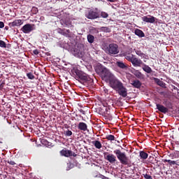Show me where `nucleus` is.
<instances>
[{"instance_id": "nucleus-34", "label": "nucleus", "mask_w": 179, "mask_h": 179, "mask_svg": "<svg viewBox=\"0 0 179 179\" xmlns=\"http://www.w3.org/2000/svg\"><path fill=\"white\" fill-rule=\"evenodd\" d=\"M73 134V132L71 130L67 129L64 131V135L67 137L71 136Z\"/></svg>"}, {"instance_id": "nucleus-15", "label": "nucleus", "mask_w": 179, "mask_h": 179, "mask_svg": "<svg viewBox=\"0 0 179 179\" xmlns=\"http://www.w3.org/2000/svg\"><path fill=\"white\" fill-rule=\"evenodd\" d=\"M115 65L117 66V67H119L122 70H127L128 68L127 65L124 64L122 61H117Z\"/></svg>"}, {"instance_id": "nucleus-27", "label": "nucleus", "mask_w": 179, "mask_h": 179, "mask_svg": "<svg viewBox=\"0 0 179 179\" xmlns=\"http://www.w3.org/2000/svg\"><path fill=\"white\" fill-rule=\"evenodd\" d=\"M155 80L157 85H159L160 87H164V83L159 78H154Z\"/></svg>"}, {"instance_id": "nucleus-20", "label": "nucleus", "mask_w": 179, "mask_h": 179, "mask_svg": "<svg viewBox=\"0 0 179 179\" xmlns=\"http://www.w3.org/2000/svg\"><path fill=\"white\" fill-rule=\"evenodd\" d=\"M139 157H141V159L146 160L148 158V154L142 150L139 152Z\"/></svg>"}, {"instance_id": "nucleus-6", "label": "nucleus", "mask_w": 179, "mask_h": 179, "mask_svg": "<svg viewBox=\"0 0 179 179\" xmlns=\"http://www.w3.org/2000/svg\"><path fill=\"white\" fill-rule=\"evenodd\" d=\"M119 46L116 43H110L107 48V51L109 55H115L119 53Z\"/></svg>"}, {"instance_id": "nucleus-38", "label": "nucleus", "mask_w": 179, "mask_h": 179, "mask_svg": "<svg viewBox=\"0 0 179 179\" xmlns=\"http://www.w3.org/2000/svg\"><path fill=\"white\" fill-rule=\"evenodd\" d=\"M73 167V164H72L71 163L67 164L66 171H69V170L72 169Z\"/></svg>"}, {"instance_id": "nucleus-10", "label": "nucleus", "mask_w": 179, "mask_h": 179, "mask_svg": "<svg viewBox=\"0 0 179 179\" xmlns=\"http://www.w3.org/2000/svg\"><path fill=\"white\" fill-rule=\"evenodd\" d=\"M131 64L134 66V67H141V65H144L145 64L141 59H138L137 57H134V59L131 62Z\"/></svg>"}, {"instance_id": "nucleus-39", "label": "nucleus", "mask_w": 179, "mask_h": 179, "mask_svg": "<svg viewBox=\"0 0 179 179\" xmlns=\"http://www.w3.org/2000/svg\"><path fill=\"white\" fill-rule=\"evenodd\" d=\"M143 178H145V179H152V176L148 175V173L146 174H143Z\"/></svg>"}, {"instance_id": "nucleus-40", "label": "nucleus", "mask_w": 179, "mask_h": 179, "mask_svg": "<svg viewBox=\"0 0 179 179\" xmlns=\"http://www.w3.org/2000/svg\"><path fill=\"white\" fill-rule=\"evenodd\" d=\"M131 52H132V48H129L128 50H126L124 55H129V54L131 53Z\"/></svg>"}, {"instance_id": "nucleus-47", "label": "nucleus", "mask_w": 179, "mask_h": 179, "mask_svg": "<svg viewBox=\"0 0 179 179\" xmlns=\"http://www.w3.org/2000/svg\"><path fill=\"white\" fill-rule=\"evenodd\" d=\"M108 2L115 3L116 0H107Z\"/></svg>"}, {"instance_id": "nucleus-25", "label": "nucleus", "mask_w": 179, "mask_h": 179, "mask_svg": "<svg viewBox=\"0 0 179 179\" xmlns=\"http://www.w3.org/2000/svg\"><path fill=\"white\" fill-rule=\"evenodd\" d=\"M163 162L164 163H169V166H171L176 165V161H171L170 159H164Z\"/></svg>"}, {"instance_id": "nucleus-16", "label": "nucleus", "mask_w": 179, "mask_h": 179, "mask_svg": "<svg viewBox=\"0 0 179 179\" xmlns=\"http://www.w3.org/2000/svg\"><path fill=\"white\" fill-rule=\"evenodd\" d=\"M78 128L80 131H85L88 129V126L85 122H80L78 123Z\"/></svg>"}, {"instance_id": "nucleus-50", "label": "nucleus", "mask_w": 179, "mask_h": 179, "mask_svg": "<svg viewBox=\"0 0 179 179\" xmlns=\"http://www.w3.org/2000/svg\"><path fill=\"white\" fill-rule=\"evenodd\" d=\"M155 161H156V163H158V160L155 159Z\"/></svg>"}, {"instance_id": "nucleus-49", "label": "nucleus", "mask_w": 179, "mask_h": 179, "mask_svg": "<svg viewBox=\"0 0 179 179\" xmlns=\"http://www.w3.org/2000/svg\"><path fill=\"white\" fill-rule=\"evenodd\" d=\"M8 27H6V29L8 30Z\"/></svg>"}, {"instance_id": "nucleus-24", "label": "nucleus", "mask_w": 179, "mask_h": 179, "mask_svg": "<svg viewBox=\"0 0 179 179\" xmlns=\"http://www.w3.org/2000/svg\"><path fill=\"white\" fill-rule=\"evenodd\" d=\"M87 38L88 43H90V44H92L94 41V36L93 35L88 34Z\"/></svg>"}, {"instance_id": "nucleus-23", "label": "nucleus", "mask_w": 179, "mask_h": 179, "mask_svg": "<svg viewBox=\"0 0 179 179\" xmlns=\"http://www.w3.org/2000/svg\"><path fill=\"white\" fill-rule=\"evenodd\" d=\"M169 157H171V159H178L179 157V151L173 152L169 155Z\"/></svg>"}, {"instance_id": "nucleus-21", "label": "nucleus", "mask_w": 179, "mask_h": 179, "mask_svg": "<svg viewBox=\"0 0 179 179\" xmlns=\"http://www.w3.org/2000/svg\"><path fill=\"white\" fill-rule=\"evenodd\" d=\"M92 145H94L96 149H101L102 148V144L99 141H92Z\"/></svg>"}, {"instance_id": "nucleus-3", "label": "nucleus", "mask_w": 179, "mask_h": 179, "mask_svg": "<svg viewBox=\"0 0 179 179\" xmlns=\"http://www.w3.org/2000/svg\"><path fill=\"white\" fill-rule=\"evenodd\" d=\"M76 80H78L80 83L83 84L86 87H89L92 85L94 80L92 78L86 74L84 71H81L79 69L75 71Z\"/></svg>"}, {"instance_id": "nucleus-12", "label": "nucleus", "mask_w": 179, "mask_h": 179, "mask_svg": "<svg viewBox=\"0 0 179 179\" xmlns=\"http://www.w3.org/2000/svg\"><path fill=\"white\" fill-rule=\"evenodd\" d=\"M22 24V20H15L13 22H9L8 25L9 27H19Z\"/></svg>"}, {"instance_id": "nucleus-18", "label": "nucleus", "mask_w": 179, "mask_h": 179, "mask_svg": "<svg viewBox=\"0 0 179 179\" xmlns=\"http://www.w3.org/2000/svg\"><path fill=\"white\" fill-rule=\"evenodd\" d=\"M142 69H143V71H145L148 74L152 73V68L150 67L148 65L145 64H143Z\"/></svg>"}, {"instance_id": "nucleus-19", "label": "nucleus", "mask_w": 179, "mask_h": 179, "mask_svg": "<svg viewBox=\"0 0 179 179\" xmlns=\"http://www.w3.org/2000/svg\"><path fill=\"white\" fill-rule=\"evenodd\" d=\"M134 34L138 36L139 38L145 37V33L141 29H135Z\"/></svg>"}, {"instance_id": "nucleus-17", "label": "nucleus", "mask_w": 179, "mask_h": 179, "mask_svg": "<svg viewBox=\"0 0 179 179\" xmlns=\"http://www.w3.org/2000/svg\"><path fill=\"white\" fill-rule=\"evenodd\" d=\"M131 85H132L135 89H140L142 83L139 80H134L131 83Z\"/></svg>"}, {"instance_id": "nucleus-11", "label": "nucleus", "mask_w": 179, "mask_h": 179, "mask_svg": "<svg viewBox=\"0 0 179 179\" xmlns=\"http://www.w3.org/2000/svg\"><path fill=\"white\" fill-rule=\"evenodd\" d=\"M33 26L30 24H27L22 28V31H23L24 34H29L31 31H33Z\"/></svg>"}, {"instance_id": "nucleus-52", "label": "nucleus", "mask_w": 179, "mask_h": 179, "mask_svg": "<svg viewBox=\"0 0 179 179\" xmlns=\"http://www.w3.org/2000/svg\"><path fill=\"white\" fill-rule=\"evenodd\" d=\"M8 45H11L10 44H8Z\"/></svg>"}, {"instance_id": "nucleus-28", "label": "nucleus", "mask_w": 179, "mask_h": 179, "mask_svg": "<svg viewBox=\"0 0 179 179\" xmlns=\"http://www.w3.org/2000/svg\"><path fill=\"white\" fill-rule=\"evenodd\" d=\"M64 25H63V27H72V24L71 22L69 20H65L64 22Z\"/></svg>"}, {"instance_id": "nucleus-41", "label": "nucleus", "mask_w": 179, "mask_h": 179, "mask_svg": "<svg viewBox=\"0 0 179 179\" xmlns=\"http://www.w3.org/2000/svg\"><path fill=\"white\" fill-rule=\"evenodd\" d=\"M7 163H8L9 164H10L11 166H14L16 164L14 162V161H7Z\"/></svg>"}, {"instance_id": "nucleus-1", "label": "nucleus", "mask_w": 179, "mask_h": 179, "mask_svg": "<svg viewBox=\"0 0 179 179\" xmlns=\"http://www.w3.org/2000/svg\"><path fill=\"white\" fill-rule=\"evenodd\" d=\"M108 82H109V85H110V87L117 92L120 96H121L122 98H127L128 94L127 89L124 86L123 83H121L120 80L117 79L116 78Z\"/></svg>"}, {"instance_id": "nucleus-9", "label": "nucleus", "mask_w": 179, "mask_h": 179, "mask_svg": "<svg viewBox=\"0 0 179 179\" xmlns=\"http://www.w3.org/2000/svg\"><path fill=\"white\" fill-rule=\"evenodd\" d=\"M157 18L148 15V16H143L142 17V20L146 23H150V24H154L155 22H156Z\"/></svg>"}, {"instance_id": "nucleus-44", "label": "nucleus", "mask_w": 179, "mask_h": 179, "mask_svg": "<svg viewBox=\"0 0 179 179\" xmlns=\"http://www.w3.org/2000/svg\"><path fill=\"white\" fill-rule=\"evenodd\" d=\"M34 54L35 55H38L39 54V50H34Z\"/></svg>"}, {"instance_id": "nucleus-5", "label": "nucleus", "mask_w": 179, "mask_h": 179, "mask_svg": "<svg viewBox=\"0 0 179 179\" xmlns=\"http://www.w3.org/2000/svg\"><path fill=\"white\" fill-rule=\"evenodd\" d=\"M166 107L160 104V103H156V108L161 113H168L169 112V110L168 108H171V102H169L168 103H166V101L163 103Z\"/></svg>"}, {"instance_id": "nucleus-8", "label": "nucleus", "mask_w": 179, "mask_h": 179, "mask_svg": "<svg viewBox=\"0 0 179 179\" xmlns=\"http://www.w3.org/2000/svg\"><path fill=\"white\" fill-rule=\"evenodd\" d=\"M104 157H105V159H106L110 164H113L117 162L116 157L113 154H108V152L105 153Z\"/></svg>"}, {"instance_id": "nucleus-4", "label": "nucleus", "mask_w": 179, "mask_h": 179, "mask_svg": "<svg viewBox=\"0 0 179 179\" xmlns=\"http://www.w3.org/2000/svg\"><path fill=\"white\" fill-rule=\"evenodd\" d=\"M113 153H115L117 160H119L122 165L127 166L129 164V157L124 152H121L120 150H113Z\"/></svg>"}, {"instance_id": "nucleus-29", "label": "nucleus", "mask_w": 179, "mask_h": 179, "mask_svg": "<svg viewBox=\"0 0 179 179\" xmlns=\"http://www.w3.org/2000/svg\"><path fill=\"white\" fill-rule=\"evenodd\" d=\"M105 139H107L109 141H114L115 140V137L113 135H108L105 137Z\"/></svg>"}, {"instance_id": "nucleus-2", "label": "nucleus", "mask_w": 179, "mask_h": 179, "mask_svg": "<svg viewBox=\"0 0 179 179\" xmlns=\"http://www.w3.org/2000/svg\"><path fill=\"white\" fill-rule=\"evenodd\" d=\"M95 71L96 74H99L102 80L105 82H109L113 79H115V76L102 64H98L96 66Z\"/></svg>"}, {"instance_id": "nucleus-46", "label": "nucleus", "mask_w": 179, "mask_h": 179, "mask_svg": "<svg viewBox=\"0 0 179 179\" xmlns=\"http://www.w3.org/2000/svg\"><path fill=\"white\" fill-rule=\"evenodd\" d=\"M65 32L67 34V37H68L69 36V34H71V30L66 29Z\"/></svg>"}, {"instance_id": "nucleus-37", "label": "nucleus", "mask_w": 179, "mask_h": 179, "mask_svg": "<svg viewBox=\"0 0 179 179\" xmlns=\"http://www.w3.org/2000/svg\"><path fill=\"white\" fill-rule=\"evenodd\" d=\"M90 31H91L92 33L98 34V33H99V29L94 28V27H92V29H90Z\"/></svg>"}, {"instance_id": "nucleus-30", "label": "nucleus", "mask_w": 179, "mask_h": 179, "mask_svg": "<svg viewBox=\"0 0 179 179\" xmlns=\"http://www.w3.org/2000/svg\"><path fill=\"white\" fill-rule=\"evenodd\" d=\"M125 59L127 60H128L129 62H131L133 61L134 59H135V57H133L134 55H132V56H129V55H124Z\"/></svg>"}, {"instance_id": "nucleus-13", "label": "nucleus", "mask_w": 179, "mask_h": 179, "mask_svg": "<svg viewBox=\"0 0 179 179\" xmlns=\"http://www.w3.org/2000/svg\"><path fill=\"white\" fill-rule=\"evenodd\" d=\"M131 73L134 75L135 77H136L138 79H143L144 78L143 74L138 70H136L135 69H133L132 71H131Z\"/></svg>"}, {"instance_id": "nucleus-51", "label": "nucleus", "mask_w": 179, "mask_h": 179, "mask_svg": "<svg viewBox=\"0 0 179 179\" xmlns=\"http://www.w3.org/2000/svg\"><path fill=\"white\" fill-rule=\"evenodd\" d=\"M103 28L106 29V28H107V27H103Z\"/></svg>"}, {"instance_id": "nucleus-7", "label": "nucleus", "mask_w": 179, "mask_h": 179, "mask_svg": "<svg viewBox=\"0 0 179 179\" xmlns=\"http://www.w3.org/2000/svg\"><path fill=\"white\" fill-rule=\"evenodd\" d=\"M85 17L88 20H94L99 18V13L92 9L85 12Z\"/></svg>"}, {"instance_id": "nucleus-31", "label": "nucleus", "mask_w": 179, "mask_h": 179, "mask_svg": "<svg viewBox=\"0 0 179 179\" xmlns=\"http://www.w3.org/2000/svg\"><path fill=\"white\" fill-rule=\"evenodd\" d=\"M0 47L1 48H7V43H6L3 40H0Z\"/></svg>"}, {"instance_id": "nucleus-32", "label": "nucleus", "mask_w": 179, "mask_h": 179, "mask_svg": "<svg viewBox=\"0 0 179 179\" xmlns=\"http://www.w3.org/2000/svg\"><path fill=\"white\" fill-rule=\"evenodd\" d=\"M31 12L32 14L36 15L38 13V8L37 7H32Z\"/></svg>"}, {"instance_id": "nucleus-48", "label": "nucleus", "mask_w": 179, "mask_h": 179, "mask_svg": "<svg viewBox=\"0 0 179 179\" xmlns=\"http://www.w3.org/2000/svg\"><path fill=\"white\" fill-rule=\"evenodd\" d=\"M103 91H104V92L106 93V94H107L108 92V90L106 88H103Z\"/></svg>"}, {"instance_id": "nucleus-14", "label": "nucleus", "mask_w": 179, "mask_h": 179, "mask_svg": "<svg viewBox=\"0 0 179 179\" xmlns=\"http://www.w3.org/2000/svg\"><path fill=\"white\" fill-rule=\"evenodd\" d=\"M60 155L61 156H64L65 157H71V150L64 148L60 151Z\"/></svg>"}, {"instance_id": "nucleus-26", "label": "nucleus", "mask_w": 179, "mask_h": 179, "mask_svg": "<svg viewBox=\"0 0 179 179\" xmlns=\"http://www.w3.org/2000/svg\"><path fill=\"white\" fill-rule=\"evenodd\" d=\"M135 53H136V55L138 57H141L143 58H145L146 57V55L144 54L143 52H141V50H135Z\"/></svg>"}, {"instance_id": "nucleus-42", "label": "nucleus", "mask_w": 179, "mask_h": 179, "mask_svg": "<svg viewBox=\"0 0 179 179\" xmlns=\"http://www.w3.org/2000/svg\"><path fill=\"white\" fill-rule=\"evenodd\" d=\"M5 85V83H0V90H3Z\"/></svg>"}, {"instance_id": "nucleus-36", "label": "nucleus", "mask_w": 179, "mask_h": 179, "mask_svg": "<svg viewBox=\"0 0 179 179\" xmlns=\"http://www.w3.org/2000/svg\"><path fill=\"white\" fill-rule=\"evenodd\" d=\"M27 77L30 80H34L35 78V76H34L33 73H27Z\"/></svg>"}, {"instance_id": "nucleus-53", "label": "nucleus", "mask_w": 179, "mask_h": 179, "mask_svg": "<svg viewBox=\"0 0 179 179\" xmlns=\"http://www.w3.org/2000/svg\"><path fill=\"white\" fill-rule=\"evenodd\" d=\"M1 174L0 173V176H1Z\"/></svg>"}, {"instance_id": "nucleus-35", "label": "nucleus", "mask_w": 179, "mask_h": 179, "mask_svg": "<svg viewBox=\"0 0 179 179\" xmlns=\"http://www.w3.org/2000/svg\"><path fill=\"white\" fill-rule=\"evenodd\" d=\"M103 109L105 110L104 113H106L108 115L110 114V113H110V107L107 106L106 105H103Z\"/></svg>"}, {"instance_id": "nucleus-43", "label": "nucleus", "mask_w": 179, "mask_h": 179, "mask_svg": "<svg viewBox=\"0 0 179 179\" xmlns=\"http://www.w3.org/2000/svg\"><path fill=\"white\" fill-rule=\"evenodd\" d=\"M4 23L3 22H0V29H3L4 27Z\"/></svg>"}, {"instance_id": "nucleus-22", "label": "nucleus", "mask_w": 179, "mask_h": 179, "mask_svg": "<svg viewBox=\"0 0 179 179\" xmlns=\"http://www.w3.org/2000/svg\"><path fill=\"white\" fill-rule=\"evenodd\" d=\"M64 30L65 29H60V28H58V29H56L57 32L59 34L64 36L66 37H68V33L65 32Z\"/></svg>"}, {"instance_id": "nucleus-45", "label": "nucleus", "mask_w": 179, "mask_h": 179, "mask_svg": "<svg viewBox=\"0 0 179 179\" xmlns=\"http://www.w3.org/2000/svg\"><path fill=\"white\" fill-rule=\"evenodd\" d=\"M77 157V154H76L75 152H73L72 151H71V157Z\"/></svg>"}, {"instance_id": "nucleus-33", "label": "nucleus", "mask_w": 179, "mask_h": 179, "mask_svg": "<svg viewBox=\"0 0 179 179\" xmlns=\"http://www.w3.org/2000/svg\"><path fill=\"white\" fill-rule=\"evenodd\" d=\"M100 15L101 17H103L104 19H106L108 17V14L104 11H101Z\"/></svg>"}]
</instances>
